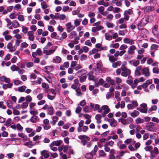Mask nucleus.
<instances>
[{"label": "nucleus", "instance_id": "obj_1", "mask_svg": "<svg viewBox=\"0 0 159 159\" xmlns=\"http://www.w3.org/2000/svg\"><path fill=\"white\" fill-rule=\"evenodd\" d=\"M126 64V62H124L123 64L122 65L121 67V68L122 71L121 73V75L122 76L125 77H126L129 75L131 73V70L124 65Z\"/></svg>", "mask_w": 159, "mask_h": 159}, {"label": "nucleus", "instance_id": "obj_2", "mask_svg": "<svg viewBox=\"0 0 159 159\" xmlns=\"http://www.w3.org/2000/svg\"><path fill=\"white\" fill-rule=\"evenodd\" d=\"M84 121L81 120L78 124L79 126L77 127V131L78 132H80L83 131L86 132L89 129L88 127L87 126H83Z\"/></svg>", "mask_w": 159, "mask_h": 159}, {"label": "nucleus", "instance_id": "obj_3", "mask_svg": "<svg viewBox=\"0 0 159 159\" xmlns=\"http://www.w3.org/2000/svg\"><path fill=\"white\" fill-rule=\"evenodd\" d=\"M119 121L123 125H128L132 123L133 121V119L130 117H129L126 119L120 118L119 120Z\"/></svg>", "mask_w": 159, "mask_h": 159}, {"label": "nucleus", "instance_id": "obj_4", "mask_svg": "<svg viewBox=\"0 0 159 159\" xmlns=\"http://www.w3.org/2000/svg\"><path fill=\"white\" fill-rule=\"evenodd\" d=\"M101 109L102 111L103 110H104L103 112L102 113V116L103 117H105L106 114H108L111 111V110L109 108V107L107 105H104L102 106Z\"/></svg>", "mask_w": 159, "mask_h": 159}, {"label": "nucleus", "instance_id": "obj_5", "mask_svg": "<svg viewBox=\"0 0 159 159\" xmlns=\"http://www.w3.org/2000/svg\"><path fill=\"white\" fill-rule=\"evenodd\" d=\"M44 110H47L48 114L49 115H52L54 113V109L52 106L49 107L47 104H45L42 108Z\"/></svg>", "mask_w": 159, "mask_h": 159}, {"label": "nucleus", "instance_id": "obj_6", "mask_svg": "<svg viewBox=\"0 0 159 159\" xmlns=\"http://www.w3.org/2000/svg\"><path fill=\"white\" fill-rule=\"evenodd\" d=\"M159 46L155 44H152L151 45L150 50V53L151 56L153 57H155V52L158 48Z\"/></svg>", "mask_w": 159, "mask_h": 159}, {"label": "nucleus", "instance_id": "obj_7", "mask_svg": "<svg viewBox=\"0 0 159 159\" xmlns=\"http://www.w3.org/2000/svg\"><path fill=\"white\" fill-rule=\"evenodd\" d=\"M133 13V11L131 9H129L125 11L124 13V19L126 21L129 20V15Z\"/></svg>", "mask_w": 159, "mask_h": 159}, {"label": "nucleus", "instance_id": "obj_8", "mask_svg": "<svg viewBox=\"0 0 159 159\" xmlns=\"http://www.w3.org/2000/svg\"><path fill=\"white\" fill-rule=\"evenodd\" d=\"M129 89V87L128 85H124L123 88V90H122L121 95L123 97H125L126 95L129 96L130 95V92H127L126 91Z\"/></svg>", "mask_w": 159, "mask_h": 159}, {"label": "nucleus", "instance_id": "obj_9", "mask_svg": "<svg viewBox=\"0 0 159 159\" xmlns=\"http://www.w3.org/2000/svg\"><path fill=\"white\" fill-rule=\"evenodd\" d=\"M65 26L66 27V31L68 33L70 32L75 28V26L71 25L70 22H68L66 24Z\"/></svg>", "mask_w": 159, "mask_h": 159}, {"label": "nucleus", "instance_id": "obj_10", "mask_svg": "<svg viewBox=\"0 0 159 159\" xmlns=\"http://www.w3.org/2000/svg\"><path fill=\"white\" fill-rule=\"evenodd\" d=\"M142 73L146 77H148L150 75L149 69L148 67H145L142 70Z\"/></svg>", "mask_w": 159, "mask_h": 159}, {"label": "nucleus", "instance_id": "obj_11", "mask_svg": "<svg viewBox=\"0 0 159 159\" xmlns=\"http://www.w3.org/2000/svg\"><path fill=\"white\" fill-rule=\"evenodd\" d=\"M124 42L126 44H129L132 45L134 44V40H133L131 39L125 38L123 39Z\"/></svg>", "mask_w": 159, "mask_h": 159}, {"label": "nucleus", "instance_id": "obj_12", "mask_svg": "<svg viewBox=\"0 0 159 159\" xmlns=\"http://www.w3.org/2000/svg\"><path fill=\"white\" fill-rule=\"evenodd\" d=\"M148 22V18L147 17H144L142 19L141 21L138 25L141 26H145Z\"/></svg>", "mask_w": 159, "mask_h": 159}, {"label": "nucleus", "instance_id": "obj_13", "mask_svg": "<svg viewBox=\"0 0 159 159\" xmlns=\"http://www.w3.org/2000/svg\"><path fill=\"white\" fill-rule=\"evenodd\" d=\"M136 48V47L134 45L131 46L128 48V53L130 55L134 54Z\"/></svg>", "mask_w": 159, "mask_h": 159}, {"label": "nucleus", "instance_id": "obj_14", "mask_svg": "<svg viewBox=\"0 0 159 159\" xmlns=\"http://www.w3.org/2000/svg\"><path fill=\"white\" fill-rule=\"evenodd\" d=\"M130 64L133 65L134 66L136 67L138 66L140 63V61L139 60H132L129 61Z\"/></svg>", "mask_w": 159, "mask_h": 159}, {"label": "nucleus", "instance_id": "obj_15", "mask_svg": "<svg viewBox=\"0 0 159 159\" xmlns=\"http://www.w3.org/2000/svg\"><path fill=\"white\" fill-rule=\"evenodd\" d=\"M28 36V39L31 41H33L34 39V32L32 31H29L27 33Z\"/></svg>", "mask_w": 159, "mask_h": 159}, {"label": "nucleus", "instance_id": "obj_16", "mask_svg": "<svg viewBox=\"0 0 159 159\" xmlns=\"http://www.w3.org/2000/svg\"><path fill=\"white\" fill-rule=\"evenodd\" d=\"M144 11L145 13H147L149 11H153L154 10V7L152 6L144 7Z\"/></svg>", "mask_w": 159, "mask_h": 159}, {"label": "nucleus", "instance_id": "obj_17", "mask_svg": "<svg viewBox=\"0 0 159 159\" xmlns=\"http://www.w3.org/2000/svg\"><path fill=\"white\" fill-rule=\"evenodd\" d=\"M7 48L8 49H9V51L11 52H12L16 49V48L13 47L11 43H9L7 45Z\"/></svg>", "mask_w": 159, "mask_h": 159}, {"label": "nucleus", "instance_id": "obj_18", "mask_svg": "<svg viewBox=\"0 0 159 159\" xmlns=\"http://www.w3.org/2000/svg\"><path fill=\"white\" fill-rule=\"evenodd\" d=\"M107 56L109 58V60L111 62L113 63L117 60L116 58L114 56L110 54H108Z\"/></svg>", "mask_w": 159, "mask_h": 159}, {"label": "nucleus", "instance_id": "obj_19", "mask_svg": "<svg viewBox=\"0 0 159 159\" xmlns=\"http://www.w3.org/2000/svg\"><path fill=\"white\" fill-rule=\"evenodd\" d=\"M103 29V27L102 26H96V27H93L92 28V32H95Z\"/></svg>", "mask_w": 159, "mask_h": 159}, {"label": "nucleus", "instance_id": "obj_20", "mask_svg": "<svg viewBox=\"0 0 159 159\" xmlns=\"http://www.w3.org/2000/svg\"><path fill=\"white\" fill-rule=\"evenodd\" d=\"M87 71L86 70L84 69H81L77 71L76 74L78 75V76H80L85 75Z\"/></svg>", "mask_w": 159, "mask_h": 159}, {"label": "nucleus", "instance_id": "obj_21", "mask_svg": "<svg viewBox=\"0 0 159 159\" xmlns=\"http://www.w3.org/2000/svg\"><path fill=\"white\" fill-rule=\"evenodd\" d=\"M108 121L110 123L111 125L112 126H115L117 125V121L114 118L108 119Z\"/></svg>", "mask_w": 159, "mask_h": 159}, {"label": "nucleus", "instance_id": "obj_22", "mask_svg": "<svg viewBox=\"0 0 159 159\" xmlns=\"http://www.w3.org/2000/svg\"><path fill=\"white\" fill-rule=\"evenodd\" d=\"M52 121H50L51 123L53 125H54L58 120V118L56 116H53L51 117Z\"/></svg>", "mask_w": 159, "mask_h": 159}, {"label": "nucleus", "instance_id": "obj_23", "mask_svg": "<svg viewBox=\"0 0 159 159\" xmlns=\"http://www.w3.org/2000/svg\"><path fill=\"white\" fill-rule=\"evenodd\" d=\"M41 154L42 157L43 156L45 158H48L49 156L48 152L46 150H44L41 151Z\"/></svg>", "mask_w": 159, "mask_h": 159}, {"label": "nucleus", "instance_id": "obj_24", "mask_svg": "<svg viewBox=\"0 0 159 159\" xmlns=\"http://www.w3.org/2000/svg\"><path fill=\"white\" fill-rule=\"evenodd\" d=\"M63 142V141L61 140H57L53 141L51 143V146H59Z\"/></svg>", "mask_w": 159, "mask_h": 159}, {"label": "nucleus", "instance_id": "obj_25", "mask_svg": "<svg viewBox=\"0 0 159 159\" xmlns=\"http://www.w3.org/2000/svg\"><path fill=\"white\" fill-rule=\"evenodd\" d=\"M106 80L107 82L110 83L112 85H114L115 84V82L114 80L111 79L109 77H107L106 78Z\"/></svg>", "mask_w": 159, "mask_h": 159}, {"label": "nucleus", "instance_id": "obj_26", "mask_svg": "<svg viewBox=\"0 0 159 159\" xmlns=\"http://www.w3.org/2000/svg\"><path fill=\"white\" fill-rule=\"evenodd\" d=\"M121 64V62L120 61H118L116 62H114L112 64V66L114 68H116L120 66Z\"/></svg>", "mask_w": 159, "mask_h": 159}, {"label": "nucleus", "instance_id": "obj_27", "mask_svg": "<svg viewBox=\"0 0 159 159\" xmlns=\"http://www.w3.org/2000/svg\"><path fill=\"white\" fill-rule=\"evenodd\" d=\"M152 149V146H146L144 149L146 151H150L151 157H153L152 151H151Z\"/></svg>", "mask_w": 159, "mask_h": 159}, {"label": "nucleus", "instance_id": "obj_28", "mask_svg": "<svg viewBox=\"0 0 159 159\" xmlns=\"http://www.w3.org/2000/svg\"><path fill=\"white\" fill-rule=\"evenodd\" d=\"M61 58L60 57L57 56L53 59L52 62L54 63H59L61 62Z\"/></svg>", "mask_w": 159, "mask_h": 159}, {"label": "nucleus", "instance_id": "obj_29", "mask_svg": "<svg viewBox=\"0 0 159 159\" xmlns=\"http://www.w3.org/2000/svg\"><path fill=\"white\" fill-rule=\"evenodd\" d=\"M124 143L127 144H129L130 143L133 144L135 143V141L132 139H128L125 140Z\"/></svg>", "mask_w": 159, "mask_h": 159}, {"label": "nucleus", "instance_id": "obj_30", "mask_svg": "<svg viewBox=\"0 0 159 159\" xmlns=\"http://www.w3.org/2000/svg\"><path fill=\"white\" fill-rule=\"evenodd\" d=\"M120 93L118 91H116L115 92V97L116 99L117 102H119L121 100V98L120 97Z\"/></svg>", "mask_w": 159, "mask_h": 159}, {"label": "nucleus", "instance_id": "obj_31", "mask_svg": "<svg viewBox=\"0 0 159 159\" xmlns=\"http://www.w3.org/2000/svg\"><path fill=\"white\" fill-rule=\"evenodd\" d=\"M94 155L95 154H93L91 151L90 153H86L85 155V157L88 159H91L93 158V155Z\"/></svg>", "mask_w": 159, "mask_h": 159}, {"label": "nucleus", "instance_id": "obj_32", "mask_svg": "<svg viewBox=\"0 0 159 159\" xmlns=\"http://www.w3.org/2000/svg\"><path fill=\"white\" fill-rule=\"evenodd\" d=\"M93 110L94 111H98L99 113L102 112V111L101 109V107L100 108V106L99 105L96 104L95 105L94 107L93 108Z\"/></svg>", "mask_w": 159, "mask_h": 159}, {"label": "nucleus", "instance_id": "obj_33", "mask_svg": "<svg viewBox=\"0 0 159 159\" xmlns=\"http://www.w3.org/2000/svg\"><path fill=\"white\" fill-rule=\"evenodd\" d=\"M12 26H13V27L15 28H16L18 27L20 24L16 20H14L12 22Z\"/></svg>", "mask_w": 159, "mask_h": 159}, {"label": "nucleus", "instance_id": "obj_34", "mask_svg": "<svg viewBox=\"0 0 159 159\" xmlns=\"http://www.w3.org/2000/svg\"><path fill=\"white\" fill-rule=\"evenodd\" d=\"M41 5L42 8L43 10L47 9L48 7V5L46 2L45 1L42 2L41 3Z\"/></svg>", "mask_w": 159, "mask_h": 159}, {"label": "nucleus", "instance_id": "obj_35", "mask_svg": "<svg viewBox=\"0 0 159 159\" xmlns=\"http://www.w3.org/2000/svg\"><path fill=\"white\" fill-rule=\"evenodd\" d=\"M95 119L97 120V122L98 124H100L101 122V119L102 118L101 115L100 114H97L95 116Z\"/></svg>", "mask_w": 159, "mask_h": 159}, {"label": "nucleus", "instance_id": "obj_36", "mask_svg": "<svg viewBox=\"0 0 159 159\" xmlns=\"http://www.w3.org/2000/svg\"><path fill=\"white\" fill-rule=\"evenodd\" d=\"M105 36L106 39L108 40H111L112 39V35L108 33H107L105 34Z\"/></svg>", "mask_w": 159, "mask_h": 159}, {"label": "nucleus", "instance_id": "obj_37", "mask_svg": "<svg viewBox=\"0 0 159 159\" xmlns=\"http://www.w3.org/2000/svg\"><path fill=\"white\" fill-rule=\"evenodd\" d=\"M139 112L136 110L130 113V116L134 117H135L138 115H139Z\"/></svg>", "mask_w": 159, "mask_h": 159}, {"label": "nucleus", "instance_id": "obj_38", "mask_svg": "<svg viewBox=\"0 0 159 159\" xmlns=\"http://www.w3.org/2000/svg\"><path fill=\"white\" fill-rule=\"evenodd\" d=\"M50 16L52 19H58L59 17V15L58 13H56L55 15L51 14Z\"/></svg>", "mask_w": 159, "mask_h": 159}, {"label": "nucleus", "instance_id": "obj_39", "mask_svg": "<svg viewBox=\"0 0 159 159\" xmlns=\"http://www.w3.org/2000/svg\"><path fill=\"white\" fill-rule=\"evenodd\" d=\"M78 138L81 140L82 139L86 140H89L90 139L89 137L85 135H80L78 136Z\"/></svg>", "mask_w": 159, "mask_h": 159}, {"label": "nucleus", "instance_id": "obj_40", "mask_svg": "<svg viewBox=\"0 0 159 159\" xmlns=\"http://www.w3.org/2000/svg\"><path fill=\"white\" fill-rule=\"evenodd\" d=\"M12 86V84L11 83H8V84H4L2 85V88L4 89H6L7 88H10Z\"/></svg>", "mask_w": 159, "mask_h": 159}, {"label": "nucleus", "instance_id": "obj_41", "mask_svg": "<svg viewBox=\"0 0 159 159\" xmlns=\"http://www.w3.org/2000/svg\"><path fill=\"white\" fill-rule=\"evenodd\" d=\"M137 110L140 112L143 113H147L148 110L146 108L138 107Z\"/></svg>", "mask_w": 159, "mask_h": 159}, {"label": "nucleus", "instance_id": "obj_42", "mask_svg": "<svg viewBox=\"0 0 159 159\" xmlns=\"http://www.w3.org/2000/svg\"><path fill=\"white\" fill-rule=\"evenodd\" d=\"M24 145L27 146L29 148H31L34 145L31 141L25 142L24 143Z\"/></svg>", "mask_w": 159, "mask_h": 159}, {"label": "nucleus", "instance_id": "obj_43", "mask_svg": "<svg viewBox=\"0 0 159 159\" xmlns=\"http://www.w3.org/2000/svg\"><path fill=\"white\" fill-rule=\"evenodd\" d=\"M13 103L10 100H8L7 102V107L9 108H12L13 107Z\"/></svg>", "mask_w": 159, "mask_h": 159}, {"label": "nucleus", "instance_id": "obj_44", "mask_svg": "<svg viewBox=\"0 0 159 159\" xmlns=\"http://www.w3.org/2000/svg\"><path fill=\"white\" fill-rule=\"evenodd\" d=\"M28 105V103L27 102H23L21 105V109H23L26 108Z\"/></svg>", "mask_w": 159, "mask_h": 159}, {"label": "nucleus", "instance_id": "obj_45", "mask_svg": "<svg viewBox=\"0 0 159 159\" xmlns=\"http://www.w3.org/2000/svg\"><path fill=\"white\" fill-rule=\"evenodd\" d=\"M19 68L18 66H16L15 65H13L11 67V69L13 71H18Z\"/></svg>", "mask_w": 159, "mask_h": 159}, {"label": "nucleus", "instance_id": "obj_46", "mask_svg": "<svg viewBox=\"0 0 159 159\" xmlns=\"http://www.w3.org/2000/svg\"><path fill=\"white\" fill-rule=\"evenodd\" d=\"M16 128L19 131L21 132L23 131V128L20 124H17L16 125Z\"/></svg>", "mask_w": 159, "mask_h": 159}, {"label": "nucleus", "instance_id": "obj_47", "mask_svg": "<svg viewBox=\"0 0 159 159\" xmlns=\"http://www.w3.org/2000/svg\"><path fill=\"white\" fill-rule=\"evenodd\" d=\"M99 156L105 157L106 156V154L103 150H101L99 151Z\"/></svg>", "mask_w": 159, "mask_h": 159}, {"label": "nucleus", "instance_id": "obj_48", "mask_svg": "<svg viewBox=\"0 0 159 159\" xmlns=\"http://www.w3.org/2000/svg\"><path fill=\"white\" fill-rule=\"evenodd\" d=\"M30 112L31 114L33 115V116H36L38 114V111L36 110L35 109H30Z\"/></svg>", "mask_w": 159, "mask_h": 159}, {"label": "nucleus", "instance_id": "obj_49", "mask_svg": "<svg viewBox=\"0 0 159 159\" xmlns=\"http://www.w3.org/2000/svg\"><path fill=\"white\" fill-rule=\"evenodd\" d=\"M36 53L37 54V55L39 56H41L43 54V52L41 50V49L40 48H38L36 50Z\"/></svg>", "mask_w": 159, "mask_h": 159}, {"label": "nucleus", "instance_id": "obj_50", "mask_svg": "<svg viewBox=\"0 0 159 159\" xmlns=\"http://www.w3.org/2000/svg\"><path fill=\"white\" fill-rule=\"evenodd\" d=\"M81 21V20L80 19H76L74 20V25L75 26H78L80 25V22Z\"/></svg>", "mask_w": 159, "mask_h": 159}, {"label": "nucleus", "instance_id": "obj_51", "mask_svg": "<svg viewBox=\"0 0 159 159\" xmlns=\"http://www.w3.org/2000/svg\"><path fill=\"white\" fill-rule=\"evenodd\" d=\"M99 50L98 49L96 48H93L92 50L90 51L89 52V54L90 55H92L96 52H98Z\"/></svg>", "mask_w": 159, "mask_h": 159}, {"label": "nucleus", "instance_id": "obj_52", "mask_svg": "<svg viewBox=\"0 0 159 159\" xmlns=\"http://www.w3.org/2000/svg\"><path fill=\"white\" fill-rule=\"evenodd\" d=\"M37 116H32L30 118V121L32 123H35L37 121Z\"/></svg>", "mask_w": 159, "mask_h": 159}, {"label": "nucleus", "instance_id": "obj_53", "mask_svg": "<svg viewBox=\"0 0 159 159\" xmlns=\"http://www.w3.org/2000/svg\"><path fill=\"white\" fill-rule=\"evenodd\" d=\"M136 123L138 124L140 123H143L144 122V120L143 119H142L140 118H138L135 120Z\"/></svg>", "mask_w": 159, "mask_h": 159}, {"label": "nucleus", "instance_id": "obj_54", "mask_svg": "<svg viewBox=\"0 0 159 159\" xmlns=\"http://www.w3.org/2000/svg\"><path fill=\"white\" fill-rule=\"evenodd\" d=\"M157 107L156 105H153L148 110V112H150L152 111H154L157 110Z\"/></svg>", "mask_w": 159, "mask_h": 159}, {"label": "nucleus", "instance_id": "obj_55", "mask_svg": "<svg viewBox=\"0 0 159 159\" xmlns=\"http://www.w3.org/2000/svg\"><path fill=\"white\" fill-rule=\"evenodd\" d=\"M80 82H84L87 78V76L85 75H82L80 76Z\"/></svg>", "mask_w": 159, "mask_h": 159}, {"label": "nucleus", "instance_id": "obj_56", "mask_svg": "<svg viewBox=\"0 0 159 159\" xmlns=\"http://www.w3.org/2000/svg\"><path fill=\"white\" fill-rule=\"evenodd\" d=\"M146 129L149 131H152L154 130V129L152 126H150L148 125H147L145 126Z\"/></svg>", "mask_w": 159, "mask_h": 159}, {"label": "nucleus", "instance_id": "obj_57", "mask_svg": "<svg viewBox=\"0 0 159 159\" xmlns=\"http://www.w3.org/2000/svg\"><path fill=\"white\" fill-rule=\"evenodd\" d=\"M76 35V34L75 31H72L71 32L69 35V38L70 39H72L74 38Z\"/></svg>", "mask_w": 159, "mask_h": 159}, {"label": "nucleus", "instance_id": "obj_58", "mask_svg": "<svg viewBox=\"0 0 159 159\" xmlns=\"http://www.w3.org/2000/svg\"><path fill=\"white\" fill-rule=\"evenodd\" d=\"M119 44L118 43H116L114 44H111L110 45V47L115 48H117L119 47Z\"/></svg>", "mask_w": 159, "mask_h": 159}, {"label": "nucleus", "instance_id": "obj_59", "mask_svg": "<svg viewBox=\"0 0 159 159\" xmlns=\"http://www.w3.org/2000/svg\"><path fill=\"white\" fill-rule=\"evenodd\" d=\"M82 67L81 65L80 64H77L75 66V67L74 68V69L75 70L77 71L81 69Z\"/></svg>", "mask_w": 159, "mask_h": 159}, {"label": "nucleus", "instance_id": "obj_60", "mask_svg": "<svg viewBox=\"0 0 159 159\" xmlns=\"http://www.w3.org/2000/svg\"><path fill=\"white\" fill-rule=\"evenodd\" d=\"M57 107L58 108L60 109H65V107L64 106L63 104L58 103L57 105Z\"/></svg>", "mask_w": 159, "mask_h": 159}, {"label": "nucleus", "instance_id": "obj_61", "mask_svg": "<svg viewBox=\"0 0 159 159\" xmlns=\"http://www.w3.org/2000/svg\"><path fill=\"white\" fill-rule=\"evenodd\" d=\"M25 99L27 102H30L32 100V98L30 95H28L25 97Z\"/></svg>", "mask_w": 159, "mask_h": 159}, {"label": "nucleus", "instance_id": "obj_62", "mask_svg": "<svg viewBox=\"0 0 159 159\" xmlns=\"http://www.w3.org/2000/svg\"><path fill=\"white\" fill-rule=\"evenodd\" d=\"M83 111L87 113L90 111V109L88 106H85L83 108Z\"/></svg>", "mask_w": 159, "mask_h": 159}, {"label": "nucleus", "instance_id": "obj_63", "mask_svg": "<svg viewBox=\"0 0 159 159\" xmlns=\"http://www.w3.org/2000/svg\"><path fill=\"white\" fill-rule=\"evenodd\" d=\"M116 82L117 84H119L122 82L121 78L119 77H117L115 78Z\"/></svg>", "mask_w": 159, "mask_h": 159}, {"label": "nucleus", "instance_id": "obj_64", "mask_svg": "<svg viewBox=\"0 0 159 159\" xmlns=\"http://www.w3.org/2000/svg\"><path fill=\"white\" fill-rule=\"evenodd\" d=\"M152 72L154 73L159 74V69L157 67H154L153 68Z\"/></svg>", "mask_w": 159, "mask_h": 159}]
</instances>
